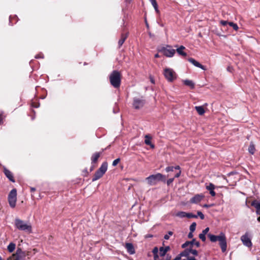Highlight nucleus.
<instances>
[{"label":"nucleus","instance_id":"nucleus-1","mask_svg":"<svg viewBox=\"0 0 260 260\" xmlns=\"http://www.w3.org/2000/svg\"><path fill=\"white\" fill-rule=\"evenodd\" d=\"M208 237L212 242H215L217 241H219V246L221 249L222 252H224L226 250L227 243L226 237L223 233H221L219 235L215 236L211 234H208Z\"/></svg>","mask_w":260,"mask_h":260},{"label":"nucleus","instance_id":"nucleus-2","mask_svg":"<svg viewBox=\"0 0 260 260\" xmlns=\"http://www.w3.org/2000/svg\"><path fill=\"white\" fill-rule=\"evenodd\" d=\"M121 77L120 72L114 70L109 76L111 84L115 88H119L121 84Z\"/></svg>","mask_w":260,"mask_h":260},{"label":"nucleus","instance_id":"nucleus-3","mask_svg":"<svg viewBox=\"0 0 260 260\" xmlns=\"http://www.w3.org/2000/svg\"><path fill=\"white\" fill-rule=\"evenodd\" d=\"M15 225L19 230L25 231L29 233H31L32 228L31 224L19 218L15 219Z\"/></svg>","mask_w":260,"mask_h":260},{"label":"nucleus","instance_id":"nucleus-4","mask_svg":"<svg viewBox=\"0 0 260 260\" xmlns=\"http://www.w3.org/2000/svg\"><path fill=\"white\" fill-rule=\"evenodd\" d=\"M146 179L147 181L148 184L150 185H154L159 181H161L165 182L166 180L165 176L160 173L151 175L147 177Z\"/></svg>","mask_w":260,"mask_h":260},{"label":"nucleus","instance_id":"nucleus-5","mask_svg":"<svg viewBox=\"0 0 260 260\" xmlns=\"http://www.w3.org/2000/svg\"><path fill=\"white\" fill-rule=\"evenodd\" d=\"M27 255L28 253L25 251H23L20 248H18L16 252L8 257L7 260H25Z\"/></svg>","mask_w":260,"mask_h":260},{"label":"nucleus","instance_id":"nucleus-6","mask_svg":"<svg viewBox=\"0 0 260 260\" xmlns=\"http://www.w3.org/2000/svg\"><path fill=\"white\" fill-rule=\"evenodd\" d=\"M164 74L166 79L170 82L174 81L177 78L176 73L172 69H165Z\"/></svg>","mask_w":260,"mask_h":260},{"label":"nucleus","instance_id":"nucleus-7","mask_svg":"<svg viewBox=\"0 0 260 260\" xmlns=\"http://www.w3.org/2000/svg\"><path fill=\"white\" fill-rule=\"evenodd\" d=\"M16 201L17 190L14 188L11 190L8 196V202L11 208H13L15 207Z\"/></svg>","mask_w":260,"mask_h":260},{"label":"nucleus","instance_id":"nucleus-8","mask_svg":"<svg viewBox=\"0 0 260 260\" xmlns=\"http://www.w3.org/2000/svg\"><path fill=\"white\" fill-rule=\"evenodd\" d=\"M170 46H167V47H163L159 50V52L163 53V54L169 57H171L174 56L175 53V50L171 48Z\"/></svg>","mask_w":260,"mask_h":260},{"label":"nucleus","instance_id":"nucleus-9","mask_svg":"<svg viewBox=\"0 0 260 260\" xmlns=\"http://www.w3.org/2000/svg\"><path fill=\"white\" fill-rule=\"evenodd\" d=\"M241 240L245 246L251 248L252 246L251 238L249 236V234L247 232L244 235L241 237Z\"/></svg>","mask_w":260,"mask_h":260},{"label":"nucleus","instance_id":"nucleus-10","mask_svg":"<svg viewBox=\"0 0 260 260\" xmlns=\"http://www.w3.org/2000/svg\"><path fill=\"white\" fill-rule=\"evenodd\" d=\"M145 104V101L143 98H135L133 100V107L136 109L142 108Z\"/></svg>","mask_w":260,"mask_h":260},{"label":"nucleus","instance_id":"nucleus-11","mask_svg":"<svg viewBox=\"0 0 260 260\" xmlns=\"http://www.w3.org/2000/svg\"><path fill=\"white\" fill-rule=\"evenodd\" d=\"M196 246V247H199L200 246V243L199 241H197L194 239H193L191 241H186L182 245V248H185L187 247H193Z\"/></svg>","mask_w":260,"mask_h":260},{"label":"nucleus","instance_id":"nucleus-12","mask_svg":"<svg viewBox=\"0 0 260 260\" xmlns=\"http://www.w3.org/2000/svg\"><path fill=\"white\" fill-rule=\"evenodd\" d=\"M193 247H187L185 248V250L182 252V255L187 256L188 255H189L190 254H192L193 255H197L198 254V252L197 250L196 249H193Z\"/></svg>","mask_w":260,"mask_h":260},{"label":"nucleus","instance_id":"nucleus-13","mask_svg":"<svg viewBox=\"0 0 260 260\" xmlns=\"http://www.w3.org/2000/svg\"><path fill=\"white\" fill-rule=\"evenodd\" d=\"M128 32L126 30L123 29V32L121 34L120 39L118 41L119 48H120L122 46V45H123V44L128 37Z\"/></svg>","mask_w":260,"mask_h":260},{"label":"nucleus","instance_id":"nucleus-14","mask_svg":"<svg viewBox=\"0 0 260 260\" xmlns=\"http://www.w3.org/2000/svg\"><path fill=\"white\" fill-rule=\"evenodd\" d=\"M204 198V196L202 194H198L191 198L190 202L191 203L197 204L200 202Z\"/></svg>","mask_w":260,"mask_h":260},{"label":"nucleus","instance_id":"nucleus-15","mask_svg":"<svg viewBox=\"0 0 260 260\" xmlns=\"http://www.w3.org/2000/svg\"><path fill=\"white\" fill-rule=\"evenodd\" d=\"M188 60L190 63L193 64L194 66H196L197 67H198L199 68H201V69H202V70H203L204 71L206 70V68L205 66L201 64L200 63H199L197 60H196L194 58H189L188 59Z\"/></svg>","mask_w":260,"mask_h":260},{"label":"nucleus","instance_id":"nucleus-16","mask_svg":"<svg viewBox=\"0 0 260 260\" xmlns=\"http://www.w3.org/2000/svg\"><path fill=\"white\" fill-rule=\"evenodd\" d=\"M125 247L129 254H134V253H135V248L134 247L132 243H126Z\"/></svg>","mask_w":260,"mask_h":260},{"label":"nucleus","instance_id":"nucleus-17","mask_svg":"<svg viewBox=\"0 0 260 260\" xmlns=\"http://www.w3.org/2000/svg\"><path fill=\"white\" fill-rule=\"evenodd\" d=\"M206 189L210 191V194L212 196L214 197L216 194L215 192L214 191L215 186V185L210 183L208 185H206Z\"/></svg>","mask_w":260,"mask_h":260},{"label":"nucleus","instance_id":"nucleus-18","mask_svg":"<svg viewBox=\"0 0 260 260\" xmlns=\"http://www.w3.org/2000/svg\"><path fill=\"white\" fill-rule=\"evenodd\" d=\"M4 172L7 177L12 182H14L15 180L14 179L13 174L11 171L6 169V168H4Z\"/></svg>","mask_w":260,"mask_h":260},{"label":"nucleus","instance_id":"nucleus-19","mask_svg":"<svg viewBox=\"0 0 260 260\" xmlns=\"http://www.w3.org/2000/svg\"><path fill=\"white\" fill-rule=\"evenodd\" d=\"M185 49V47L183 46H180L179 48H177L176 52L177 53L183 57H186L187 56V53L184 51Z\"/></svg>","mask_w":260,"mask_h":260},{"label":"nucleus","instance_id":"nucleus-20","mask_svg":"<svg viewBox=\"0 0 260 260\" xmlns=\"http://www.w3.org/2000/svg\"><path fill=\"white\" fill-rule=\"evenodd\" d=\"M152 138L149 135H146L145 136V143L146 145L150 146L152 148H154V145L151 143V140Z\"/></svg>","mask_w":260,"mask_h":260},{"label":"nucleus","instance_id":"nucleus-21","mask_svg":"<svg viewBox=\"0 0 260 260\" xmlns=\"http://www.w3.org/2000/svg\"><path fill=\"white\" fill-rule=\"evenodd\" d=\"M108 164L107 162H103L100 168L98 170L99 171L104 174L107 170Z\"/></svg>","mask_w":260,"mask_h":260},{"label":"nucleus","instance_id":"nucleus-22","mask_svg":"<svg viewBox=\"0 0 260 260\" xmlns=\"http://www.w3.org/2000/svg\"><path fill=\"white\" fill-rule=\"evenodd\" d=\"M170 250V247L167 246L165 248L164 247H160L159 248V254L161 256H163L166 255V253L168 251Z\"/></svg>","mask_w":260,"mask_h":260},{"label":"nucleus","instance_id":"nucleus-23","mask_svg":"<svg viewBox=\"0 0 260 260\" xmlns=\"http://www.w3.org/2000/svg\"><path fill=\"white\" fill-rule=\"evenodd\" d=\"M103 174H102L101 172L97 170L96 172L95 173V174L92 179V181H95L100 178H101L103 176Z\"/></svg>","mask_w":260,"mask_h":260},{"label":"nucleus","instance_id":"nucleus-24","mask_svg":"<svg viewBox=\"0 0 260 260\" xmlns=\"http://www.w3.org/2000/svg\"><path fill=\"white\" fill-rule=\"evenodd\" d=\"M101 154V152H95L92 155V156L91 157L92 163L96 162L98 158L100 156Z\"/></svg>","mask_w":260,"mask_h":260},{"label":"nucleus","instance_id":"nucleus-25","mask_svg":"<svg viewBox=\"0 0 260 260\" xmlns=\"http://www.w3.org/2000/svg\"><path fill=\"white\" fill-rule=\"evenodd\" d=\"M16 248V244L13 242L10 243L7 247L8 251L10 253L13 252Z\"/></svg>","mask_w":260,"mask_h":260},{"label":"nucleus","instance_id":"nucleus-26","mask_svg":"<svg viewBox=\"0 0 260 260\" xmlns=\"http://www.w3.org/2000/svg\"><path fill=\"white\" fill-rule=\"evenodd\" d=\"M31 106L32 108H37L39 107L40 103H39L38 99H34L32 100Z\"/></svg>","mask_w":260,"mask_h":260},{"label":"nucleus","instance_id":"nucleus-27","mask_svg":"<svg viewBox=\"0 0 260 260\" xmlns=\"http://www.w3.org/2000/svg\"><path fill=\"white\" fill-rule=\"evenodd\" d=\"M183 83H184V85L190 87L192 89L194 87V84L193 83V82L191 80H185L183 81Z\"/></svg>","mask_w":260,"mask_h":260},{"label":"nucleus","instance_id":"nucleus-28","mask_svg":"<svg viewBox=\"0 0 260 260\" xmlns=\"http://www.w3.org/2000/svg\"><path fill=\"white\" fill-rule=\"evenodd\" d=\"M251 206L254 207L256 209H260V201H258L257 200H254L252 202Z\"/></svg>","mask_w":260,"mask_h":260},{"label":"nucleus","instance_id":"nucleus-29","mask_svg":"<svg viewBox=\"0 0 260 260\" xmlns=\"http://www.w3.org/2000/svg\"><path fill=\"white\" fill-rule=\"evenodd\" d=\"M195 109L198 114H204L205 113V111L203 106H196Z\"/></svg>","mask_w":260,"mask_h":260},{"label":"nucleus","instance_id":"nucleus-30","mask_svg":"<svg viewBox=\"0 0 260 260\" xmlns=\"http://www.w3.org/2000/svg\"><path fill=\"white\" fill-rule=\"evenodd\" d=\"M255 147L254 144L251 142L248 148V151L251 154H253L255 152Z\"/></svg>","mask_w":260,"mask_h":260},{"label":"nucleus","instance_id":"nucleus-31","mask_svg":"<svg viewBox=\"0 0 260 260\" xmlns=\"http://www.w3.org/2000/svg\"><path fill=\"white\" fill-rule=\"evenodd\" d=\"M186 212L183 211L179 212L176 214V216L180 218L186 217Z\"/></svg>","mask_w":260,"mask_h":260},{"label":"nucleus","instance_id":"nucleus-32","mask_svg":"<svg viewBox=\"0 0 260 260\" xmlns=\"http://www.w3.org/2000/svg\"><path fill=\"white\" fill-rule=\"evenodd\" d=\"M229 25L232 27L233 28V29L235 30H237L239 28V27L237 25V24L236 23H234V22H229Z\"/></svg>","mask_w":260,"mask_h":260},{"label":"nucleus","instance_id":"nucleus-33","mask_svg":"<svg viewBox=\"0 0 260 260\" xmlns=\"http://www.w3.org/2000/svg\"><path fill=\"white\" fill-rule=\"evenodd\" d=\"M196 225L197 224L196 222H192L191 223L189 227V230L190 232H193L196 230Z\"/></svg>","mask_w":260,"mask_h":260},{"label":"nucleus","instance_id":"nucleus-34","mask_svg":"<svg viewBox=\"0 0 260 260\" xmlns=\"http://www.w3.org/2000/svg\"><path fill=\"white\" fill-rule=\"evenodd\" d=\"M186 217L187 218H197L198 216L191 213H186Z\"/></svg>","mask_w":260,"mask_h":260},{"label":"nucleus","instance_id":"nucleus-35","mask_svg":"<svg viewBox=\"0 0 260 260\" xmlns=\"http://www.w3.org/2000/svg\"><path fill=\"white\" fill-rule=\"evenodd\" d=\"M173 234V233L171 231H169L167 234H166L164 236V238L166 240H169L170 238V237L172 236Z\"/></svg>","mask_w":260,"mask_h":260},{"label":"nucleus","instance_id":"nucleus-36","mask_svg":"<svg viewBox=\"0 0 260 260\" xmlns=\"http://www.w3.org/2000/svg\"><path fill=\"white\" fill-rule=\"evenodd\" d=\"M185 258H183L182 260H197L194 257L191 256L189 255L185 256Z\"/></svg>","mask_w":260,"mask_h":260},{"label":"nucleus","instance_id":"nucleus-37","mask_svg":"<svg viewBox=\"0 0 260 260\" xmlns=\"http://www.w3.org/2000/svg\"><path fill=\"white\" fill-rule=\"evenodd\" d=\"M205 234H203L202 233L200 234L199 235V238L203 242H205L206 241V237Z\"/></svg>","mask_w":260,"mask_h":260},{"label":"nucleus","instance_id":"nucleus-38","mask_svg":"<svg viewBox=\"0 0 260 260\" xmlns=\"http://www.w3.org/2000/svg\"><path fill=\"white\" fill-rule=\"evenodd\" d=\"M174 167L170 166V167H168L166 168V171L167 172H169L170 171L173 172L174 171Z\"/></svg>","mask_w":260,"mask_h":260},{"label":"nucleus","instance_id":"nucleus-39","mask_svg":"<svg viewBox=\"0 0 260 260\" xmlns=\"http://www.w3.org/2000/svg\"><path fill=\"white\" fill-rule=\"evenodd\" d=\"M185 255H182V252H181L179 255H178L173 260H181L182 257H184Z\"/></svg>","mask_w":260,"mask_h":260},{"label":"nucleus","instance_id":"nucleus-40","mask_svg":"<svg viewBox=\"0 0 260 260\" xmlns=\"http://www.w3.org/2000/svg\"><path fill=\"white\" fill-rule=\"evenodd\" d=\"M120 158H118L116 159H115L113 161V163H112V165L113 166H116L118 163L120 161Z\"/></svg>","mask_w":260,"mask_h":260},{"label":"nucleus","instance_id":"nucleus-41","mask_svg":"<svg viewBox=\"0 0 260 260\" xmlns=\"http://www.w3.org/2000/svg\"><path fill=\"white\" fill-rule=\"evenodd\" d=\"M197 216H199L201 219H204V214L201 211H198V215Z\"/></svg>","mask_w":260,"mask_h":260},{"label":"nucleus","instance_id":"nucleus-42","mask_svg":"<svg viewBox=\"0 0 260 260\" xmlns=\"http://www.w3.org/2000/svg\"><path fill=\"white\" fill-rule=\"evenodd\" d=\"M229 22L225 20H221L220 22V24L223 26H225L228 24H229Z\"/></svg>","mask_w":260,"mask_h":260},{"label":"nucleus","instance_id":"nucleus-43","mask_svg":"<svg viewBox=\"0 0 260 260\" xmlns=\"http://www.w3.org/2000/svg\"><path fill=\"white\" fill-rule=\"evenodd\" d=\"M174 178H170L167 180V183L168 185H169L174 181Z\"/></svg>","mask_w":260,"mask_h":260},{"label":"nucleus","instance_id":"nucleus-44","mask_svg":"<svg viewBox=\"0 0 260 260\" xmlns=\"http://www.w3.org/2000/svg\"><path fill=\"white\" fill-rule=\"evenodd\" d=\"M151 2L153 7H156V6H157V4L156 0H151Z\"/></svg>","mask_w":260,"mask_h":260},{"label":"nucleus","instance_id":"nucleus-45","mask_svg":"<svg viewBox=\"0 0 260 260\" xmlns=\"http://www.w3.org/2000/svg\"><path fill=\"white\" fill-rule=\"evenodd\" d=\"M209 228H206L205 230H204L203 231H202V233L205 234V235H206L207 234V233L209 232Z\"/></svg>","mask_w":260,"mask_h":260},{"label":"nucleus","instance_id":"nucleus-46","mask_svg":"<svg viewBox=\"0 0 260 260\" xmlns=\"http://www.w3.org/2000/svg\"><path fill=\"white\" fill-rule=\"evenodd\" d=\"M152 252L154 254H157V252H158L157 247H154L152 250Z\"/></svg>","mask_w":260,"mask_h":260},{"label":"nucleus","instance_id":"nucleus-47","mask_svg":"<svg viewBox=\"0 0 260 260\" xmlns=\"http://www.w3.org/2000/svg\"><path fill=\"white\" fill-rule=\"evenodd\" d=\"M13 19L16 20L17 19V16H13V17L10 16V23H12V20H13Z\"/></svg>","mask_w":260,"mask_h":260},{"label":"nucleus","instance_id":"nucleus-48","mask_svg":"<svg viewBox=\"0 0 260 260\" xmlns=\"http://www.w3.org/2000/svg\"><path fill=\"white\" fill-rule=\"evenodd\" d=\"M181 170H180V171H179V172H178V173H177L175 175V178H178V177L180 176V175H181Z\"/></svg>","mask_w":260,"mask_h":260},{"label":"nucleus","instance_id":"nucleus-49","mask_svg":"<svg viewBox=\"0 0 260 260\" xmlns=\"http://www.w3.org/2000/svg\"><path fill=\"white\" fill-rule=\"evenodd\" d=\"M193 232H191L190 231V233L188 234V237L189 238H192L193 237V234H192Z\"/></svg>","mask_w":260,"mask_h":260},{"label":"nucleus","instance_id":"nucleus-50","mask_svg":"<svg viewBox=\"0 0 260 260\" xmlns=\"http://www.w3.org/2000/svg\"><path fill=\"white\" fill-rule=\"evenodd\" d=\"M256 213L258 215H260V209H256Z\"/></svg>","mask_w":260,"mask_h":260},{"label":"nucleus","instance_id":"nucleus-51","mask_svg":"<svg viewBox=\"0 0 260 260\" xmlns=\"http://www.w3.org/2000/svg\"><path fill=\"white\" fill-rule=\"evenodd\" d=\"M155 11L156 12V13H159V10L158 9V6H156V7H154Z\"/></svg>","mask_w":260,"mask_h":260},{"label":"nucleus","instance_id":"nucleus-52","mask_svg":"<svg viewBox=\"0 0 260 260\" xmlns=\"http://www.w3.org/2000/svg\"><path fill=\"white\" fill-rule=\"evenodd\" d=\"M155 11L156 12V13H159V10L158 9V6H156V7H154Z\"/></svg>","mask_w":260,"mask_h":260},{"label":"nucleus","instance_id":"nucleus-53","mask_svg":"<svg viewBox=\"0 0 260 260\" xmlns=\"http://www.w3.org/2000/svg\"><path fill=\"white\" fill-rule=\"evenodd\" d=\"M150 81L152 83L154 84V79L152 77H150Z\"/></svg>","mask_w":260,"mask_h":260},{"label":"nucleus","instance_id":"nucleus-54","mask_svg":"<svg viewBox=\"0 0 260 260\" xmlns=\"http://www.w3.org/2000/svg\"><path fill=\"white\" fill-rule=\"evenodd\" d=\"M174 168L175 169L180 170V167L179 166H177Z\"/></svg>","mask_w":260,"mask_h":260},{"label":"nucleus","instance_id":"nucleus-55","mask_svg":"<svg viewBox=\"0 0 260 260\" xmlns=\"http://www.w3.org/2000/svg\"><path fill=\"white\" fill-rule=\"evenodd\" d=\"M158 257V254H154V259H156Z\"/></svg>","mask_w":260,"mask_h":260},{"label":"nucleus","instance_id":"nucleus-56","mask_svg":"<svg viewBox=\"0 0 260 260\" xmlns=\"http://www.w3.org/2000/svg\"><path fill=\"white\" fill-rule=\"evenodd\" d=\"M36 190V188L34 187H31L30 188V191L31 192H34Z\"/></svg>","mask_w":260,"mask_h":260},{"label":"nucleus","instance_id":"nucleus-57","mask_svg":"<svg viewBox=\"0 0 260 260\" xmlns=\"http://www.w3.org/2000/svg\"><path fill=\"white\" fill-rule=\"evenodd\" d=\"M204 207L208 208V207H211V205L205 204V205H204Z\"/></svg>","mask_w":260,"mask_h":260},{"label":"nucleus","instance_id":"nucleus-58","mask_svg":"<svg viewBox=\"0 0 260 260\" xmlns=\"http://www.w3.org/2000/svg\"><path fill=\"white\" fill-rule=\"evenodd\" d=\"M154 57L155 58H158L159 57V55H158V54L157 53L154 55Z\"/></svg>","mask_w":260,"mask_h":260},{"label":"nucleus","instance_id":"nucleus-59","mask_svg":"<svg viewBox=\"0 0 260 260\" xmlns=\"http://www.w3.org/2000/svg\"><path fill=\"white\" fill-rule=\"evenodd\" d=\"M2 118L1 117V115H0V124L2 123Z\"/></svg>","mask_w":260,"mask_h":260},{"label":"nucleus","instance_id":"nucleus-60","mask_svg":"<svg viewBox=\"0 0 260 260\" xmlns=\"http://www.w3.org/2000/svg\"><path fill=\"white\" fill-rule=\"evenodd\" d=\"M259 216L258 217H257V220L258 222H260V215H259Z\"/></svg>","mask_w":260,"mask_h":260},{"label":"nucleus","instance_id":"nucleus-61","mask_svg":"<svg viewBox=\"0 0 260 260\" xmlns=\"http://www.w3.org/2000/svg\"><path fill=\"white\" fill-rule=\"evenodd\" d=\"M171 259V256H169L168 255H167V260H170Z\"/></svg>","mask_w":260,"mask_h":260},{"label":"nucleus","instance_id":"nucleus-62","mask_svg":"<svg viewBox=\"0 0 260 260\" xmlns=\"http://www.w3.org/2000/svg\"><path fill=\"white\" fill-rule=\"evenodd\" d=\"M127 3H130L131 0H125Z\"/></svg>","mask_w":260,"mask_h":260},{"label":"nucleus","instance_id":"nucleus-63","mask_svg":"<svg viewBox=\"0 0 260 260\" xmlns=\"http://www.w3.org/2000/svg\"><path fill=\"white\" fill-rule=\"evenodd\" d=\"M146 25H147V26H148V23H147V21H146Z\"/></svg>","mask_w":260,"mask_h":260},{"label":"nucleus","instance_id":"nucleus-64","mask_svg":"<svg viewBox=\"0 0 260 260\" xmlns=\"http://www.w3.org/2000/svg\"><path fill=\"white\" fill-rule=\"evenodd\" d=\"M32 112H34V114L36 113V112L35 111L32 110Z\"/></svg>","mask_w":260,"mask_h":260}]
</instances>
